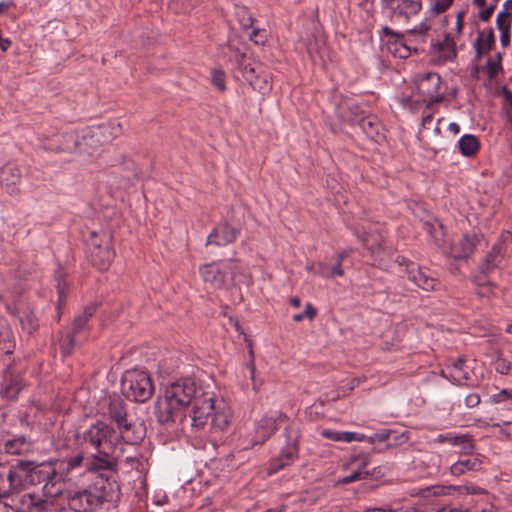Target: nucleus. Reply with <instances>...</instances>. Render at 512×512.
I'll return each mask as SVG.
<instances>
[{
  "instance_id": "55",
  "label": "nucleus",
  "mask_w": 512,
  "mask_h": 512,
  "mask_svg": "<svg viewBox=\"0 0 512 512\" xmlns=\"http://www.w3.org/2000/svg\"><path fill=\"white\" fill-rule=\"evenodd\" d=\"M225 73L220 69L212 71V83L221 92L226 90Z\"/></svg>"
},
{
  "instance_id": "52",
  "label": "nucleus",
  "mask_w": 512,
  "mask_h": 512,
  "mask_svg": "<svg viewBox=\"0 0 512 512\" xmlns=\"http://www.w3.org/2000/svg\"><path fill=\"white\" fill-rule=\"evenodd\" d=\"M357 236L361 240L363 245L370 250L372 255L379 253V251L381 250L380 241L376 240L374 242H370L369 235L365 232H363L362 234H359L357 232Z\"/></svg>"
},
{
  "instance_id": "28",
  "label": "nucleus",
  "mask_w": 512,
  "mask_h": 512,
  "mask_svg": "<svg viewBox=\"0 0 512 512\" xmlns=\"http://www.w3.org/2000/svg\"><path fill=\"white\" fill-rule=\"evenodd\" d=\"M98 309V304L92 302L88 304L82 314L76 316L72 322L71 330L74 334H81L87 329L88 321L94 316Z\"/></svg>"
},
{
  "instance_id": "19",
  "label": "nucleus",
  "mask_w": 512,
  "mask_h": 512,
  "mask_svg": "<svg viewBox=\"0 0 512 512\" xmlns=\"http://www.w3.org/2000/svg\"><path fill=\"white\" fill-rule=\"evenodd\" d=\"M79 146V136L74 131L55 135L46 145L45 150L53 153H73Z\"/></svg>"
},
{
  "instance_id": "9",
  "label": "nucleus",
  "mask_w": 512,
  "mask_h": 512,
  "mask_svg": "<svg viewBox=\"0 0 512 512\" xmlns=\"http://www.w3.org/2000/svg\"><path fill=\"white\" fill-rule=\"evenodd\" d=\"M509 243H512V233L507 230L502 231L497 241L481 259L474 273L488 276L495 271L504 260Z\"/></svg>"
},
{
  "instance_id": "10",
  "label": "nucleus",
  "mask_w": 512,
  "mask_h": 512,
  "mask_svg": "<svg viewBox=\"0 0 512 512\" xmlns=\"http://www.w3.org/2000/svg\"><path fill=\"white\" fill-rule=\"evenodd\" d=\"M441 83V77L436 72H426L415 76L414 84L417 93L422 97L421 100L426 103L427 108L443 101L444 97L440 92Z\"/></svg>"
},
{
  "instance_id": "34",
  "label": "nucleus",
  "mask_w": 512,
  "mask_h": 512,
  "mask_svg": "<svg viewBox=\"0 0 512 512\" xmlns=\"http://www.w3.org/2000/svg\"><path fill=\"white\" fill-rule=\"evenodd\" d=\"M473 283L478 286L477 295L480 297H490L493 294L495 283L488 280L487 275L472 274Z\"/></svg>"
},
{
  "instance_id": "33",
  "label": "nucleus",
  "mask_w": 512,
  "mask_h": 512,
  "mask_svg": "<svg viewBox=\"0 0 512 512\" xmlns=\"http://www.w3.org/2000/svg\"><path fill=\"white\" fill-rule=\"evenodd\" d=\"M316 275L324 279H334L336 277H342L344 270L340 267L339 263L329 265L325 262H317Z\"/></svg>"
},
{
  "instance_id": "48",
  "label": "nucleus",
  "mask_w": 512,
  "mask_h": 512,
  "mask_svg": "<svg viewBox=\"0 0 512 512\" xmlns=\"http://www.w3.org/2000/svg\"><path fill=\"white\" fill-rule=\"evenodd\" d=\"M374 474L369 471H362V470H354L350 475H347L343 477L340 482L342 484H350L355 481H359L362 479H368L372 477Z\"/></svg>"
},
{
  "instance_id": "56",
  "label": "nucleus",
  "mask_w": 512,
  "mask_h": 512,
  "mask_svg": "<svg viewBox=\"0 0 512 512\" xmlns=\"http://www.w3.org/2000/svg\"><path fill=\"white\" fill-rule=\"evenodd\" d=\"M494 368L496 372L506 375L508 374L512 369V364L510 361L506 360L502 357H497V359L494 361Z\"/></svg>"
},
{
  "instance_id": "38",
  "label": "nucleus",
  "mask_w": 512,
  "mask_h": 512,
  "mask_svg": "<svg viewBox=\"0 0 512 512\" xmlns=\"http://www.w3.org/2000/svg\"><path fill=\"white\" fill-rule=\"evenodd\" d=\"M250 86L262 94L269 92L272 89L270 75L266 72H260L259 75L250 83Z\"/></svg>"
},
{
  "instance_id": "45",
  "label": "nucleus",
  "mask_w": 512,
  "mask_h": 512,
  "mask_svg": "<svg viewBox=\"0 0 512 512\" xmlns=\"http://www.w3.org/2000/svg\"><path fill=\"white\" fill-rule=\"evenodd\" d=\"M461 443L455 444V447L460 448V455L461 456H467V454H470L475 449V444L473 441V437L470 434H460Z\"/></svg>"
},
{
  "instance_id": "5",
  "label": "nucleus",
  "mask_w": 512,
  "mask_h": 512,
  "mask_svg": "<svg viewBox=\"0 0 512 512\" xmlns=\"http://www.w3.org/2000/svg\"><path fill=\"white\" fill-rule=\"evenodd\" d=\"M240 270V263L236 259L207 263L199 267L203 281L215 289L232 285Z\"/></svg>"
},
{
  "instance_id": "15",
  "label": "nucleus",
  "mask_w": 512,
  "mask_h": 512,
  "mask_svg": "<svg viewBox=\"0 0 512 512\" xmlns=\"http://www.w3.org/2000/svg\"><path fill=\"white\" fill-rule=\"evenodd\" d=\"M192 410L187 416L191 420V426L201 429L207 423L208 418L213 414L214 398L204 392L191 404Z\"/></svg>"
},
{
  "instance_id": "7",
  "label": "nucleus",
  "mask_w": 512,
  "mask_h": 512,
  "mask_svg": "<svg viewBox=\"0 0 512 512\" xmlns=\"http://www.w3.org/2000/svg\"><path fill=\"white\" fill-rule=\"evenodd\" d=\"M285 444L279 453L268 462L267 473L273 475L291 466L299 458L300 431L294 424H289L284 429Z\"/></svg>"
},
{
  "instance_id": "51",
  "label": "nucleus",
  "mask_w": 512,
  "mask_h": 512,
  "mask_svg": "<svg viewBox=\"0 0 512 512\" xmlns=\"http://www.w3.org/2000/svg\"><path fill=\"white\" fill-rule=\"evenodd\" d=\"M512 12L502 10L496 17V27L498 30L511 28Z\"/></svg>"
},
{
  "instance_id": "57",
  "label": "nucleus",
  "mask_w": 512,
  "mask_h": 512,
  "mask_svg": "<svg viewBox=\"0 0 512 512\" xmlns=\"http://www.w3.org/2000/svg\"><path fill=\"white\" fill-rule=\"evenodd\" d=\"M212 426L218 430H225L229 426L228 417L224 413H215L212 418Z\"/></svg>"
},
{
  "instance_id": "47",
  "label": "nucleus",
  "mask_w": 512,
  "mask_h": 512,
  "mask_svg": "<svg viewBox=\"0 0 512 512\" xmlns=\"http://www.w3.org/2000/svg\"><path fill=\"white\" fill-rule=\"evenodd\" d=\"M434 442L438 443V444L448 443V444L454 446L455 444L461 443V438H460L459 433L447 432V433L439 434L434 439Z\"/></svg>"
},
{
  "instance_id": "36",
  "label": "nucleus",
  "mask_w": 512,
  "mask_h": 512,
  "mask_svg": "<svg viewBox=\"0 0 512 512\" xmlns=\"http://www.w3.org/2000/svg\"><path fill=\"white\" fill-rule=\"evenodd\" d=\"M356 124L369 138L375 139L378 135L380 123L375 116L365 114Z\"/></svg>"
},
{
  "instance_id": "43",
  "label": "nucleus",
  "mask_w": 512,
  "mask_h": 512,
  "mask_svg": "<svg viewBox=\"0 0 512 512\" xmlns=\"http://www.w3.org/2000/svg\"><path fill=\"white\" fill-rule=\"evenodd\" d=\"M410 439V432L407 430H404L402 432H398L395 430V433L391 436L390 440H387V443L385 445L386 449L395 448L397 446H401L405 443H407Z\"/></svg>"
},
{
  "instance_id": "35",
  "label": "nucleus",
  "mask_w": 512,
  "mask_h": 512,
  "mask_svg": "<svg viewBox=\"0 0 512 512\" xmlns=\"http://www.w3.org/2000/svg\"><path fill=\"white\" fill-rule=\"evenodd\" d=\"M234 15L243 30L252 28L254 17L248 7L242 4H235Z\"/></svg>"
},
{
  "instance_id": "58",
  "label": "nucleus",
  "mask_w": 512,
  "mask_h": 512,
  "mask_svg": "<svg viewBox=\"0 0 512 512\" xmlns=\"http://www.w3.org/2000/svg\"><path fill=\"white\" fill-rule=\"evenodd\" d=\"M24 497H28L30 500V503L27 506L29 512H33L32 507L35 508V510L40 511L45 506V501L38 498L35 494L28 493L25 494Z\"/></svg>"
},
{
  "instance_id": "54",
  "label": "nucleus",
  "mask_w": 512,
  "mask_h": 512,
  "mask_svg": "<svg viewBox=\"0 0 512 512\" xmlns=\"http://www.w3.org/2000/svg\"><path fill=\"white\" fill-rule=\"evenodd\" d=\"M20 322L22 327L27 330L29 334H32L38 327L35 317L30 313H26L24 316L20 317Z\"/></svg>"
},
{
  "instance_id": "59",
  "label": "nucleus",
  "mask_w": 512,
  "mask_h": 512,
  "mask_svg": "<svg viewBox=\"0 0 512 512\" xmlns=\"http://www.w3.org/2000/svg\"><path fill=\"white\" fill-rule=\"evenodd\" d=\"M105 235L107 234L103 233L99 235L97 232L91 231L87 239L89 248H95V246H103L105 244Z\"/></svg>"
},
{
  "instance_id": "30",
  "label": "nucleus",
  "mask_w": 512,
  "mask_h": 512,
  "mask_svg": "<svg viewBox=\"0 0 512 512\" xmlns=\"http://www.w3.org/2000/svg\"><path fill=\"white\" fill-rule=\"evenodd\" d=\"M465 359L458 358L451 364V371L447 378L455 385H466V381L470 379V372L465 369Z\"/></svg>"
},
{
  "instance_id": "16",
  "label": "nucleus",
  "mask_w": 512,
  "mask_h": 512,
  "mask_svg": "<svg viewBox=\"0 0 512 512\" xmlns=\"http://www.w3.org/2000/svg\"><path fill=\"white\" fill-rule=\"evenodd\" d=\"M483 239L482 233H465L460 240L450 247L448 255L454 260L467 262Z\"/></svg>"
},
{
  "instance_id": "53",
  "label": "nucleus",
  "mask_w": 512,
  "mask_h": 512,
  "mask_svg": "<svg viewBox=\"0 0 512 512\" xmlns=\"http://www.w3.org/2000/svg\"><path fill=\"white\" fill-rule=\"evenodd\" d=\"M486 69L488 78L492 80L502 70V65L499 60H494L491 57H488L486 61Z\"/></svg>"
},
{
  "instance_id": "13",
  "label": "nucleus",
  "mask_w": 512,
  "mask_h": 512,
  "mask_svg": "<svg viewBox=\"0 0 512 512\" xmlns=\"http://www.w3.org/2000/svg\"><path fill=\"white\" fill-rule=\"evenodd\" d=\"M288 417L283 412L265 414L255 425L254 435L250 441V448L264 444L277 430V422L287 421Z\"/></svg>"
},
{
  "instance_id": "1",
  "label": "nucleus",
  "mask_w": 512,
  "mask_h": 512,
  "mask_svg": "<svg viewBox=\"0 0 512 512\" xmlns=\"http://www.w3.org/2000/svg\"><path fill=\"white\" fill-rule=\"evenodd\" d=\"M201 386L189 377L170 383L155 404V416L162 425L171 426L177 420H187L186 409L201 395Z\"/></svg>"
},
{
  "instance_id": "11",
  "label": "nucleus",
  "mask_w": 512,
  "mask_h": 512,
  "mask_svg": "<svg viewBox=\"0 0 512 512\" xmlns=\"http://www.w3.org/2000/svg\"><path fill=\"white\" fill-rule=\"evenodd\" d=\"M123 453H107V455H104L101 452L93 451L90 456L86 457V472L95 474V477L115 479L117 459Z\"/></svg>"
},
{
  "instance_id": "4",
  "label": "nucleus",
  "mask_w": 512,
  "mask_h": 512,
  "mask_svg": "<svg viewBox=\"0 0 512 512\" xmlns=\"http://www.w3.org/2000/svg\"><path fill=\"white\" fill-rule=\"evenodd\" d=\"M81 445L95 452L107 453L124 452V444L135 445L133 438L123 435L104 421L97 420L82 434L77 435Z\"/></svg>"
},
{
  "instance_id": "25",
  "label": "nucleus",
  "mask_w": 512,
  "mask_h": 512,
  "mask_svg": "<svg viewBox=\"0 0 512 512\" xmlns=\"http://www.w3.org/2000/svg\"><path fill=\"white\" fill-rule=\"evenodd\" d=\"M24 387V379L20 374L7 372L1 384V394L8 399H15Z\"/></svg>"
},
{
  "instance_id": "27",
  "label": "nucleus",
  "mask_w": 512,
  "mask_h": 512,
  "mask_svg": "<svg viewBox=\"0 0 512 512\" xmlns=\"http://www.w3.org/2000/svg\"><path fill=\"white\" fill-rule=\"evenodd\" d=\"M96 130L95 135L99 138L102 145L112 142L121 134V125L118 122H107L93 126Z\"/></svg>"
},
{
  "instance_id": "60",
  "label": "nucleus",
  "mask_w": 512,
  "mask_h": 512,
  "mask_svg": "<svg viewBox=\"0 0 512 512\" xmlns=\"http://www.w3.org/2000/svg\"><path fill=\"white\" fill-rule=\"evenodd\" d=\"M250 40L257 45H263L267 41V33L264 29H253L250 34Z\"/></svg>"
},
{
  "instance_id": "6",
  "label": "nucleus",
  "mask_w": 512,
  "mask_h": 512,
  "mask_svg": "<svg viewBox=\"0 0 512 512\" xmlns=\"http://www.w3.org/2000/svg\"><path fill=\"white\" fill-rule=\"evenodd\" d=\"M109 418L116 424L117 431L129 438L134 444H139L145 437V429L141 424L128 420L126 402L119 396L109 397L107 408Z\"/></svg>"
},
{
  "instance_id": "42",
  "label": "nucleus",
  "mask_w": 512,
  "mask_h": 512,
  "mask_svg": "<svg viewBox=\"0 0 512 512\" xmlns=\"http://www.w3.org/2000/svg\"><path fill=\"white\" fill-rule=\"evenodd\" d=\"M47 463H50L52 468L55 469L65 481L71 480L73 471L70 467H67L69 465L64 459H55Z\"/></svg>"
},
{
  "instance_id": "8",
  "label": "nucleus",
  "mask_w": 512,
  "mask_h": 512,
  "mask_svg": "<svg viewBox=\"0 0 512 512\" xmlns=\"http://www.w3.org/2000/svg\"><path fill=\"white\" fill-rule=\"evenodd\" d=\"M122 390L127 398L143 403L154 392V385L148 373L139 370L126 371L122 378Z\"/></svg>"
},
{
  "instance_id": "64",
  "label": "nucleus",
  "mask_w": 512,
  "mask_h": 512,
  "mask_svg": "<svg viewBox=\"0 0 512 512\" xmlns=\"http://www.w3.org/2000/svg\"><path fill=\"white\" fill-rule=\"evenodd\" d=\"M497 4L493 3L487 7H481L482 9L478 12V19L482 22H488L492 17Z\"/></svg>"
},
{
  "instance_id": "20",
  "label": "nucleus",
  "mask_w": 512,
  "mask_h": 512,
  "mask_svg": "<svg viewBox=\"0 0 512 512\" xmlns=\"http://www.w3.org/2000/svg\"><path fill=\"white\" fill-rule=\"evenodd\" d=\"M408 279L413 282L417 287L425 291L437 290L440 286V281L431 275V272L426 267H421L418 264L409 265Z\"/></svg>"
},
{
  "instance_id": "41",
  "label": "nucleus",
  "mask_w": 512,
  "mask_h": 512,
  "mask_svg": "<svg viewBox=\"0 0 512 512\" xmlns=\"http://www.w3.org/2000/svg\"><path fill=\"white\" fill-rule=\"evenodd\" d=\"M200 2L201 0H171L170 8L176 13H188Z\"/></svg>"
},
{
  "instance_id": "2",
  "label": "nucleus",
  "mask_w": 512,
  "mask_h": 512,
  "mask_svg": "<svg viewBox=\"0 0 512 512\" xmlns=\"http://www.w3.org/2000/svg\"><path fill=\"white\" fill-rule=\"evenodd\" d=\"M120 487L115 479L94 477L91 484L69 494L68 505L75 512H93L117 498Z\"/></svg>"
},
{
  "instance_id": "32",
  "label": "nucleus",
  "mask_w": 512,
  "mask_h": 512,
  "mask_svg": "<svg viewBox=\"0 0 512 512\" xmlns=\"http://www.w3.org/2000/svg\"><path fill=\"white\" fill-rule=\"evenodd\" d=\"M458 146L463 156L471 157L478 152L480 143L475 135L465 134L459 139Z\"/></svg>"
},
{
  "instance_id": "17",
  "label": "nucleus",
  "mask_w": 512,
  "mask_h": 512,
  "mask_svg": "<svg viewBox=\"0 0 512 512\" xmlns=\"http://www.w3.org/2000/svg\"><path fill=\"white\" fill-rule=\"evenodd\" d=\"M65 480L47 462H42L40 484H43V494L50 498H56L62 494Z\"/></svg>"
},
{
  "instance_id": "12",
  "label": "nucleus",
  "mask_w": 512,
  "mask_h": 512,
  "mask_svg": "<svg viewBox=\"0 0 512 512\" xmlns=\"http://www.w3.org/2000/svg\"><path fill=\"white\" fill-rule=\"evenodd\" d=\"M330 99L335 106L337 117L343 122L353 125L361 119V116L365 115V111L348 96L334 91Z\"/></svg>"
},
{
  "instance_id": "3",
  "label": "nucleus",
  "mask_w": 512,
  "mask_h": 512,
  "mask_svg": "<svg viewBox=\"0 0 512 512\" xmlns=\"http://www.w3.org/2000/svg\"><path fill=\"white\" fill-rule=\"evenodd\" d=\"M42 462L16 460L6 467L0 463V498H8L30 486L40 484Z\"/></svg>"
},
{
  "instance_id": "23",
  "label": "nucleus",
  "mask_w": 512,
  "mask_h": 512,
  "mask_svg": "<svg viewBox=\"0 0 512 512\" xmlns=\"http://www.w3.org/2000/svg\"><path fill=\"white\" fill-rule=\"evenodd\" d=\"M0 177L7 192L11 195L19 192L18 185L22 179V173L16 163L8 162L1 168Z\"/></svg>"
},
{
  "instance_id": "18",
  "label": "nucleus",
  "mask_w": 512,
  "mask_h": 512,
  "mask_svg": "<svg viewBox=\"0 0 512 512\" xmlns=\"http://www.w3.org/2000/svg\"><path fill=\"white\" fill-rule=\"evenodd\" d=\"M241 233V226L233 225L228 221L219 223L213 228L207 237V245H215L218 247L226 246L233 243Z\"/></svg>"
},
{
  "instance_id": "26",
  "label": "nucleus",
  "mask_w": 512,
  "mask_h": 512,
  "mask_svg": "<svg viewBox=\"0 0 512 512\" xmlns=\"http://www.w3.org/2000/svg\"><path fill=\"white\" fill-rule=\"evenodd\" d=\"M95 133L96 130H94L93 126L83 129L81 138H79V146L77 148L80 153L93 155L100 149V147L103 146Z\"/></svg>"
},
{
  "instance_id": "39",
  "label": "nucleus",
  "mask_w": 512,
  "mask_h": 512,
  "mask_svg": "<svg viewBox=\"0 0 512 512\" xmlns=\"http://www.w3.org/2000/svg\"><path fill=\"white\" fill-rule=\"evenodd\" d=\"M78 334H74V332L69 331L65 336H63L60 340V350L61 354L66 357L73 353L76 347V337Z\"/></svg>"
},
{
  "instance_id": "44",
  "label": "nucleus",
  "mask_w": 512,
  "mask_h": 512,
  "mask_svg": "<svg viewBox=\"0 0 512 512\" xmlns=\"http://www.w3.org/2000/svg\"><path fill=\"white\" fill-rule=\"evenodd\" d=\"M72 469V471H78L80 468H84L86 471V457L83 452H78L74 455L63 458Z\"/></svg>"
},
{
  "instance_id": "62",
  "label": "nucleus",
  "mask_w": 512,
  "mask_h": 512,
  "mask_svg": "<svg viewBox=\"0 0 512 512\" xmlns=\"http://www.w3.org/2000/svg\"><path fill=\"white\" fill-rule=\"evenodd\" d=\"M369 464V457L366 455H356L351 458V465L357 467L356 470L367 471L366 467Z\"/></svg>"
},
{
  "instance_id": "22",
  "label": "nucleus",
  "mask_w": 512,
  "mask_h": 512,
  "mask_svg": "<svg viewBox=\"0 0 512 512\" xmlns=\"http://www.w3.org/2000/svg\"><path fill=\"white\" fill-rule=\"evenodd\" d=\"M88 253L92 265L101 271H105L109 268L115 255V252L110 245L108 235H105V244L103 246L89 248Z\"/></svg>"
},
{
  "instance_id": "14",
  "label": "nucleus",
  "mask_w": 512,
  "mask_h": 512,
  "mask_svg": "<svg viewBox=\"0 0 512 512\" xmlns=\"http://www.w3.org/2000/svg\"><path fill=\"white\" fill-rule=\"evenodd\" d=\"M429 54L438 65L453 62L457 58L456 42L451 33L445 32L442 40L432 41Z\"/></svg>"
},
{
  "instance_id": "29",
  "label": "nucleus",
  "mask_w": 512,
  "mask_h": 512,
  "mask_svg": "<svg viewBox=\"0 0 512 512\" xmlns=\"http://www.w3.org/2000/svg\"><path fill=\"white\" fill-rule=\"evenodd\" d=\"M494 45L495 34L493 28L489 27L479 31L475 42L477 57H480L482 53H487L490 51Z\"/></svg>"
},
{
  "instance_id": "63",
  "label": "nucleus",
  "mask_w": 512,
  "mask_h": 512,
  "mask_svg": "<svg viewBox=\"0 0 512 512\" xmlns=\"http://www.w3.org/2000/svg\"><path fill=\"white\" fill-rule=\"evenodd\" d=\"M466 14L467 8L461 9L456 13L455 33L457 36H461L463 33L464 19Z\"/></svg>"
},
{
  "instance_id": "61",
  "label": "nucleus",
  "mask_w": 512,
  "mask_h": 512,
  "mask_svg": "<svg viewBox=\"0 0 512 512\" xmlns=\"http://www.w3.org/2000/svg\"><path fill=\"white\" fill-rule=\"evenodd\" d=\"M228 50L234 54L235 61L238 65H242V61H246V54L241 51L239 47H237L232 41H228L227 43Z\"/></svg>"
},
{
  "instance_id": "50",
  "label": "nucleus",
  "mask_w": 512,
  "mask_h": 512,
  "mask_svg": "<svg viewBox=\"0 0 512 512\" xmlns=\"http://www.w3.org/2000/svg\"><path fill=\"white\" fill-rule=\"evenodd\" d=\"M395 433V430H392V429H386V430H383L381 432H378V433H375L369 437L366 436V441L369 443V444H375L377 442H386L387 443V440H390L391 439V436Z\"/></svg>"
},
{
  "instance_id": "21",
  "label": "nucleus",
  "mask_w": 512,
  "mask_h": 512,
  "mask_svg": "<svg viewBox=\"0 0 512 512\" xmlns=\"http://www.w3.org/2000/svg\"><path fill=\"white\" fill-rule=\"evenodd\" d=\"M34 451V441L25 435H12L3 442V452L13 456H27Z\"/></svg>"
},
{
  "instance_id": "24",
  "label": "nucleus",
  "mask_w": 512,
  "mask_h": 512,
  "mask_svg": "<svg viewBox=\"0 0 512 512\" xmlns=\"http://www.w3.org/2000/svg\"><path fill=\"white\" fill-rule=\"evenodd\" d=\"M483 462L479 454L473 452L467 454V456H461L460 458L450 466V473L453 476H461L467 472L479 471L482 469Z\"/></svg>"
},
{
  "instance_id": "49",
  "label": "nucleus",
  "mask_w": 512,
  "mask_h": 512,
  "mask_svg": "<svg viewBox=\"0 0 512 512\" xmlns=\"http://www.w3.org/2000/svg\"><path fill=\"white\" fill-rule=\"evenodd\" d=\"M402 9L405 14L416 15L422 9L421 0H401Z\"/></svg>"
},
{
  "instance_id": "46",
  "label": "nucleus",
  "mask_w": 512,
  "mask_h": 512,
  "mask_svg": "<svg viewBox=\"0 0 512 512\" xmlns=\"http://www.w3.org/2000/svg\"><path fill=\"white\" fill-rule=\"evenodd\" d=\"M242 61V65H238L241 70L243 78L250 84L260 72L257 71L256 67L251 63H245Z\"/></svg>"
},
{
  "instance_id": "37",
  "label": "nucleus",
  "mask_w": 512,
  "mask_h": 512,
  "mask_svg": "<svg viewBox=\"0 0 512 512\" xmlns=\"http://www.w3.org/2000/svg\"><path fill=\"white\" fill-rule=\"evenodd\" d=\"M423 229L426 231L434 244L438 247H442L444 244V229L442 224L434 225L430 222H424Z\"/></svg>"
},
{
  "instance_id": "31",
  "label": "nucleus",
  "mask_w": 512,
  "mask_h": 512,
  "mask_svg": "<svg viewBox=\"0 0 512 512\" xmlns=\"http://www.w3.org/2000/svg\"><path fill=\"white\" fill-rule=\"evenodd\" d=\"M321 435L334 442H346L350 443L353 441L362 442L365 441L366 435L356 433V432H349V431H334L330 429H324L321 432Z\"/></svg>"
},
{
  "instance_id": "40",
  "label": "nucleus",
  "mask_w": 512,
  "mask_h": 512,
  "mask_svg": "<svg viewBox=\"0 0 512 512\" xmlns=\"http://www.w3.org/2000/svg\"><path fill=\"white\" fill-rule=\"evenodd\" d=\"M428 13L431 16H437L446 12L454 3V0H428Z\"/></svg>"
}]
</instances>
